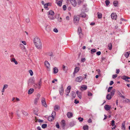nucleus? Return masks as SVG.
Here are the masks:
<instances>
[{
	"instance_id": "1",
	"label": "nucleus",
	"mask_w": 130,
	"mask_h": 130,
	"mask_svg": "<svg viewBox=\"0 0 130 130\" xmlns=\"http://www.w3.org/2000/svg\"><path fill=\"white\" fill-rule=\"evenodd\" d=\"M34 42L35 47L38 49H41L42 47V43L40 39L38 37H36L34 39Z\"/></svg>"
},
{
	"instance_id": "2",
	"label": "nucleus",
	"mask_w": 130,
	"mask_h": 130,
	"mask_svg": "<svg viewBox=\"0 0 130 130\" xmlns=\"http://www.w3.org/2000/svg\"><path fill=\"white\" fill-rule=\"evenodd\" d=\"M41 80L40 79L38 83V84H35L34 85V87L35 88H37L40 89L41 88Z\"/></svg>"
},
{
	"instance_id": "3",
	"label": "nucleus",
	"mask_w": 130,
	"mask_h": 130,
	"mask_svg": "<svg viewBox=\"0 0 130 130\" xmlns=\"http://www.w3.org/2000/svg\"><path fill=\"white\" fill-rule=\"evenodd\" d=\"M44 64L47 70L50 71V65L48 62L47 61H45Z\"/></svg>"
},
{
	"instance_id": "4",
	"label": "nucleus",
	"mask_w": 130,
	"mask_h": 130,
	"mask_svg": "<svg viewBox=\"0 0 130 130\" xmlns=\"http://www.w3.org/2000/svg\"><path fill=\"white\" fill-rule=\"evenodd\" d=\"M41 102L42 105L45 107H47V105L46 104L45 99L44 98H42Z\"/></svg>"
},
{
	"instance_id": "5",
	"label": "nucleus",
	"mask_w": 130,
	"mask_h": 130,
	"mask_svg": "<svg viewBox=\"0 0 130 130\" xmlns=\"http://www.w3.org/2000/svg\"><path fill=\"white\" fill-rule=\"evenodd\" d=\"M121 79L125 80L126 81L129 82V81L128 79H130V77H129L123 75L121 77Z\"/></svg>"
},
{
	"instance_id": "6",
	"label": "nucleus",
	"mask_w": 130,
	"mask_h": 130,
	"mask_svg": "<svg viewBox=\"0 0 130 130\" xmlns=\"http://www.w3.org/2000/svg\"><path fill=\"white\" fill-rule=\"evenodd\" d=\"M83 77L81 76L78 77L76 78L75 81L77 82L80 83L83 80Z\"/></svg>"
},
{
	"instance_id": "7",
	"label": "nucleus",
	"mask_w": 130,
	"mask_h": 130,
	"mask_svg": "<svg viewBox=\"0 0 130 130\" xmlns=\"http://www.w3.org/2000/svg\"><path fill=\"white\" fill-rule=\"evenodd\" d=\"M59 91L60 94L61 95H63V93L64 91L63 88V86L62 85L61 86L59 89Z\"/></svg>"
},
{
	"instance_id": "8",
	"label": "nucleus",
	"mask_w": 130,
	"mask_h": 130,
	"mask_svg": "<svg viewBox=\"0 0 130 130\" xmlns=\"http://www.w3.org/2000/svg\"><path fill=\"white\" fill-rule=\"evenodd\" d=\"M79 20V16H74V23L78 22Z\"/></svg>"
},
{
	"instance_id": "9",
	"label": "nucleus",
	"mask_w": 130,
	"mask_h": 130,
	"mask_svg": "<svg viewBox=\"0 0 130 130\" xmlns=\"http://www.w3.org/2000/svg\"><path fill=\"white\" fill-rule=\"evenodd\" d=\"M35 82V80L33 78H31L29 79L28 82V84H31L34 83Z\"/></svg>"
},
{
	"instance_id": "10",
	"label": "nucleus",
	"mask_w": 130,
	"mask_h": 130,
	"mask_svg": "<svg viewBox=\"0 0 130 130\" xmlns=\"http://www.w3.org/2000/svg\"><path fill=\"white\" fill-rule=\"evenodd\" d=\"M55 3L59 6L60 7L62 5V1L61 0L59 1L58 0H56Z\"/></svg>"
},
{
	"instance_id": "11",
	"label": "nucleus",
	"mask_w": 130,
	"mask_h": 130,
	"mask_svg": "<svg viewBox=\"0 0 130 130\" xmlns=\"http://www.w3.org/2000/svg\"><path fill=\"white\" fill-rule=\"evenodd\" d=\"M104 107L105 110L107 111L109 110L111 108V106L108 105H105L104 106Z\"/></svg>"
},
{
	"instance_id": "12",
	"label": "nucleus",
	"mask_w": 130,
	"mask_h": 130,
	"mask_svg": "<svg viewBox=\"0 0 130 130\" xmlns=\"http://www.w3.org/2000/svg\"><path fill=\"white\" fill-rule=\"evenodd\" d=\"M111 17L113 19L116 20L117 18V15L115 13H113L111 14Z\"/></svg>"
},
{
	"instance_id": "13",
	"label": "nucleus",
	"mask_w": 130,
	"mask_h": 130,
	"mask_svg": "<svg viewBox=\"0 0 130 130\" xmlns=\"http://www.w3.org/2000/svg\"><path fill=\"white\" fill-rule=\"evenodd\" d=\"M79 68L78 67H76L74 71L73 72V74L75 76V74L77 73L79 71Z\"/></svg>"
},
{
	"instance_id": "14",
	"label": "nucleus",
	"mask_w": 130,
	"mask_h": 130,
	"mask_svg": "<svg viewBox=\"0 0 130 130\" xmlns=\"http://www.w3.org/2000/svg\"><path fill=\"white\" fill-rule=\"evenodd\" d=\"M45 29L48 32H49L51 30V27L49 25H47L46 26Z\"/></svg>"
},
{
	"instance_id": "15",
	"label": "nucleus",
	"mask_w": 130,
	"mask_h": 130,
	"mask_svg": "<svg viewBox=\"0 0 130 130\" xmlns=\"http://www.w3.org/2000/svg\"><path fill=\"white\" fill-rule=\"evenodd\" d=\"M67 115L68 118H70L73 117V114L71 112H68L67 113Z\"/></svg>"
},
{
	"instance_id": "16",
	"label": "nucleus",
	"mask_w": 130,
	"mask_h": 130,
	"mask_svg": "<svg viewBox=\"0 0 130 130\" xmlns=\"http://www.w3.org/2000/svg\"><path fill=\"white\" fill-rule=\"evenodd\" d=\"M10 61L12 62H13L15 64H18L17 61L14 58H12L10 59Z\"/></svg>"
},
{
	"instance_id": "17",
	"label": "nucleus",
	"mask_w": 130,
	"mask_h": 130,
	"mask_svg": "<svg viewBox=\"0 0 130 130\" xmlns=\"http://www.w3.org/2000/svg\"><path fill=\"white\" fill-rule=\"evenodd\" d=\"M79 16L83 18H85L86 17V15L84 13L82 12L80 14Z\"/></svg>"
},
{
	"instance_id": "18",
	"label": "nucleus",
	"mask_w": 130,
	"mask_h": 130,
	"mask_svg": "<svg viewBox=\"0 0 130 130\" xmlns=\"http://www.w3.org/2000/svg\"><path fill=\"white\" fill-rule=\"evenodd\" d=\"M87 88V87L86 86L84 85H83L81 87L80 90H86Z\"/></svg>"
},
{
	"instance_id": "19",
	"label": "nucleus",
	"mask_w": 130,
	"mask_h": 130,
	"mask_svg": "<svg viewBox=\"0 0 130 130\" xmlns=\"http://www.w3.org/2000/svg\"><path fill=\"white\" fill-rule=\"evenodd\" d=\"M78 32L79 34V36L80 37L81 36V35H82V34L81 33V29L80 27H78Z\"/></svg>"
},
{
	"instance_id": "20",
	"label": "nucleus",
	"mask_w": 130,
	"mask_h": 130,
	"mask_svg": "<svg viewBox=\"0 0 130 130\" xmlns=\"http://www.w3.org/2000/svg\"><path fill=\"white\" fill-rule=\"evenodd\" d=\"M76 93L78 95V97L79 98L81 99L82 98V96L81 93L79 92L78 91H77L76 92Z\"/></svg>"
},
{
	"instance_id": "21",
	"label": "nucleus",
	"mask_w": 130,
	"mask_h": 130,
	"mask_svg": "<svg viewBox=\"0 0 130 130\" xmlns=\"http://www.w3.org/2000/svg\"><path fill=\"white\" fill-rule=\"evenodd\" d=\"M34 91V89L33 88H30L29 90L28 91V94H31Z\"/></svg>"
},
{
	"instance_id": "22",
	"label": "nucleus",
	"mask_w": 130,
	"mask_h": 130,
	"mask_svg": "<svg viewBox=\"0 0 130 130\" xmlns=\"http://www.w3.org/2000/svg\"><path fill=\"white\" fill-rule=\"evenodd\" d=\"M130 54V52H127L124 54V55L126 58H128Z\"/></svg>"
},
{
	"instance_id": "23",
	"label": "nucleus",
	"mask_w": 130,
	"mask_h": 130,
	"mask_svg": "<svg viewBox=\"0 0 130 130\" xmlns=\"http://www.w3.org/2000/svg\"><path fill=\"white\" fill-rule=\"evenodd\" d=\"M125 122L124 121L122 123V129L123 130H125Z\"/></svg>"
},
{
	"instance_id": "24",
	"label": "nucleus",
	"mask_w": 130,
	"mask_h": 130,
	"mask_svg": "<svg viewBox=\"0 0 130 130\" xmlns=\"http://www.w3.org/2000/svg\"><path fill=\"white\" fill-rule=\"evenodd\" d=\"M59 108V107L58 105H55L54 107V110L56 111H58Z\"/></svg>"
},
{
	"instance_id": "25",
	"label": "nucleus",
	"mask_w": 130,
	"mask_h": 130,
	"mask_svg": "<svg viewBox=\"0 0 130 130\" xmlns=\"http://www.w3.org/2000/svg\"><path fill=\"white\" fill-rule=\"evenodd\" d=\"M73 6L74 7L76 6L77 4V3L75 0H74L71 2Z\"/></svg>"
},
{
	"instance_id": "26",
	"label": "nucleus",
	"mask_w": 130,
	"mask_h": 130,
	"mask_svg": "<svg viewBox=\"0 0 130 130\" xmlns=\"http://www.w3.org/2000/svg\"><path fill=\"white\" fill-rule=\"evenodd\" d=\"M58 71V70L56 67H55L53 69V72L54 74H56L57 73Z\"/></svg>"
},
{
	"instance_id": "27",
	"label": "nucleus",
	"mask_w": 130,
	"mask_h": 130,
	"mask_svg": "<svg viewBox=\"0 0 130 130\" xmlns=\"http://www.w3.org/2000/svg\"><path fill=\"white\" fill-rule=\"evenodd\" d=\"M22 111L23 114L25 116H27L28 115V113L27 112L23 110H22Z\"/></svg>"
},
{
	"instance_id": "28",
	"label": "nucleus",
	"mask_w": 130,
	"mask_h": 130,
	"mask_svg": "<svg viewBox=\"0 0 130 130\" xmlns=\"http://www.w3.org/2000/svg\"><path fill=\"white\" fill-rule=\"evenodd\" d=\"M48 17L51 20H54V15H48Z\"/></svg>"
},
{
	"instance_id": "29",
	"label": "nucleus",
	"mask_w": 130,
	"mask_h": 130,
	"mask_svg": "<svg viewBox=\"0 0 130 130\" xmlns=\"http://www.w3.org/2000/svg\"><path fill=\"white\" fill-rule=\"evenodd\" d=\"M54 12L52 11H50L48 12V15H54Z\"/></svg>"
},
{
	"instance_id": "30",
	"label": "nucleus",
	"mask_w": 130,
	"mask_h": 130,
	"mask_svg": "<svg viewBox=\"0 0 130 130\" xmlns=\"http://www.w3.org/2000/svg\"><path fill=\"white\" fill-rule=\"evenodd\" d=\"M61 125L63 127H64L66 125L65 121L64 120H62L61 121Z\"/></svg>"
},
{
	"instance_id": "31",
	"label": "nucleus",
	"mask_w": 130,
	"mask_h": 130,
	"mask_svg": "<svg viewBox=\"0 0 130 130\" xmlns=\"http://www.w3.org/2000/svg\"><path fill=\"white\" fill-rule=\"evenodd\" d=\"M88 126L87 125H85L83 127V129L84 130H88Z\"/></svg>"
},
{
	"instance_id": "32",
	"label": "nucleus",
	"mask_w": 130,
	"mask_h": 130,
	"mask_svg": "<svg viewBox=\"0 0 130 130\" xmlns=\"http://www.w3.org/2000/svg\"><path fill=\"white\" fill-rule=\"evenodd\" d=\"M54 118V117L52 116H50L48 117V119L49 121H51L53 120Z\"/></svg>"
},
{
	"instance_id": "33",
	"label": "nucleus",
	"mask_w": 130,
	"mask_h": 130,
	"mask_svg": "<svg viewBox=\"0 0 130 130\" xmlns=\"http://www.w3.org/2000/svg\"><path fill=\"white\" fill-rule=\"evenodd\" d=\"M17 115L19 117H20L21 113L19 111V110L18 109L17 111Z\"/></svg>"
},
{
	"instance_id": "34",
	"label": "nucleus",
	"mask_w": 130,
	"mask_h": 130,
	"mask_svg": "<svg viewBox=\"0 0 130 130\" xmlns=\"http://www.w3.org/2000/svg\"><path fill=\"white\" fill-rule=\"evenodd\" d=\"M62 69L64 71H66L67 70L68 68L67 67L65 66L64 65H63Z\"/></svg>"
},
{
	"instance_id": "35",
	"label": "nucleus",
	"mask_w": 130,
	"mask_h": 130,
	"mask_svg": "<svg viewBox=\"0 0 130 130\" xmlns=\"http://www.w3.org/2000/svg\"><path fill=\"white\" fill-rule=\"evenodd\" d=\"M116 91V90L115 89H113L112 91L111 92V96H113L114 94L115 93Z\"/></svg>"
},
{
	"instance_id": "36",
	"label": "nucleus",
	"mask_w": 130,
	"mask_h": 130,
	"mask_svg": "<svg viewBox=\"0 0 130 130\" xmlns=\"http://www.w3.org/2000/svg\"><path fill=\"white\" fill-rule=\"evenodd\" d=\"M111 95L109 94H107L106 96L107 99L108 100H110L111 99Z\"/></svg>"
},
{
	"instance_id": "37",
	"label": "nucleus",
	"mask_w": 130,
	"mask_h": 130,
	"mask_svg": "<svg viewBox=\"0 0 130 130\" xmlns=\"http://www.w3.org/2000/svg\"><path fill=\"white\" fill-rule=\"evenodd\" d=\"M108 47H109V49L110 50H111L112 48V45L111 43H109L108 44Z\"/></svg>"
},
{
	"instance_id": "38",
	"label": "nucleus",
	"mask_w": 130,
	"mask_h": 130,
	"mask_svg": "<svg viewBox=\"0 0 130 130\" xmlns=\"http://www.w3.org/2000/svg\"><path fill=\"white\" fill-rule=\"evenodd\" d=\"M98 17L99 19H101L102 17V14L101 13L98 12L97 13Z\"/></svg>"
},
{
	"instance_id": "39",
	"label": "nucleus",
	"mask_w": 130,
	"mask_h": 130,
	"mask_svg": "<svg viewBox=\"0 0 130 130\" xmlns=\"http://www.w3.org/2000/svg\"><path fill=\"white\" fill-rule=\"evenodd\" d=\"M91 53L92 54L96 52V50L95 49H92L91 50Z\"/></svg>"
},
{
	"instance_id": "40",
	"label": "nucleus",
	"mask_w": 130,
	"mask_h": 130,
	"mask_svg": "<svg viewBox=\"0 0 130 130\" xmlns=\"http://www.w3.org/2000/svg\"><path fill=\"white\" fill-rule=\"evenodd\" d=\"M41 96V95L40 94L38 93L36 95V98H35V99H38V100H39V98H40Z\"/></svg>"
},
{
	"instance_id": "41",
	"label": "nucleus",
	"mask_w": 130,
	"mask_h": 130,
	"mask_svg": "<svg viewBox=\"0 0 130 130\" xmlns=\"http://www.w3.org/2000/svg\"><path fill=\"white\" fill-rule=\"evenodd\" d=\"M46 54L47 55L51 56H52L53 55L52 52H47L46 53Z\"/></svg>"
},
{
	"instance_id": "42",
	"label": "nucleus",
	"mask_w": 130,
	"mask_h": 130,
	"mask_svg": "<svg viewBox=\"0 0 130 130\" xmlns=\"http://www.w3.org/2000/svg\"><path fill=\"white\" fill-rule=\"evenodd\" d=\"M105 3L106 5L107 6H108L110 3V1L109 0H106L105 1Z\"/></svg>"
},
{
	"instance_id": "43",
	"label": "nucleus",
	"mask_w": 130,
	"mask_h": 130,
	"mask_svg": "<svg viewBox=\"0 0 130 130\" xmlns=\"http://www.w3.org/2000/svg\"><path fill=\"white\" fill-rule=\"evenodd\" d=\"M38 110L37 109H36L34 110V113L35 115H37V113L38 111Z\"/></svg>"
},
{
	"instance_id": "44",
	"label": "nucleus",
	"mask_w": 130,
	"mask_h": 130,
	"mask_svg": "<svg viewBox=\"0 0 130 130\" xmlns=\"http://www.w3.org/2000/svg\"><path fill=\"white\" fill-rule=\"evenodd\" d=\"M118 2L117 1H114L113 2V4L115 6H117Z\"/></svg>"
},
{
	"instance_id": "45",
	"label": "nucleus",
	"mask_w": 130,
	"mask_h": 130,
	"mask_svg": "<svg viewBox=\"0 0 130 130\" xmlns=\"http://www.w3.org/2000/svg\"><path fill=\"white\" fill-rule=\"evenodd\" d=\"M38 100H39L35 98L34 101V104H37L38 101Z\"/></svg>"
},
{
	"instance_id": "46",
	"label": "nucleus",
	"mask_w": 130,
	"mask_h": 130,
	"mask_svg": "<svg viewBox=\"0 0 130 130\" xmlns=\"http://www.w3.org/2000/svg\"><path fill=\"white\" fill-rule=\"evenodd\" d=\"M70 90H66V95H68V94L70 92Z\"/></svg>"
},
{
	"instance_id": "47",
	"label": "nucleus",
	"mask_w": 130,
	"mask_h": 130,
	"mask_svg": "<svg viewBox=\"0 0 130 130\" xmlns=\"http://www.w3.org/2000/svg\"><path fill=\"white\" fill-rule=\"evenodd\" d=\"M47 125L46 124H43L42 126V127L43 128H45L46 127Z\"/></svg>"
},
{
	"instance_id": "48",
	"label": "nucleus",
	"mask_w": 130,
	"mask_h": 130,
	"mask_svg": "<svg viewBox=\"0 0 130 130\" xmlns=\"http://www.w3.org/2000/svg\"><path fill=\"white\" fill-rule=\"evenodd\" d=\"M48 4H50V3H47L46 4H45L44 5V7L45 8H47L48 7Z\"/></svg>"
},
{
	"instance_id": "49",
	"label": "nucleus",
	"mask_w": 130,
	"mask_h": 130,
	"mask_svg": "<svg viewBox=\"0 0 130 130\" xmlns=\"http://www.w3.org/2000/svg\"><path fill=\"white\" fill-rule=\"evenodd\" d=\"M30 21V19L29 18H28L26 19V22L27 23H28Z\"/></svg>"
},
{
	"instance_id": "50",
	"label": "nucleus",
	"mask_w": 130,
	"mask_h": 130,
	"mask_svg": "<svg viewBox=\"0 0 130 130\" xmlns=\"http://www.w3.org/2000/svg\"><path fill=\"white\" fill-rule=\"evenodd\" d=\"M29 73L31 76H32L33 75V72L31 70H29Z\"/></svg>"
},
{
	"instance_id": "51",
	"label": "nucleus",
	"mask_w": 130,
	"mask_h": 130,
	"mask_svg": "<svg viewBox=\"0 0 130 130\" xmlns=\"http://www.w3.org/2000/svg\"><path fill=\"white\" fill-rule=\"evenodd\" d=\"M71 94L72 96L74 98L76 96V94L75 92H72Z\"/></svg>"
},
{
	"instance_id": "52",
	"label": "nucleus",
	"mask_w": 130,
	"mask_h": 130,
	"mask_svg": "<svg viewBox=\"0 0 130 130\" xmlns=\"http://www.w3.org/2000/svg\"><path fill=\"white\" fill-rule=\"evenodd\" d=\"M112 87H109L108 88V92H110V91L112 89Z\"/></svg>"
},
{
	"instance_id": "53",
	"label": "nucleus",
	"mask_w": 130,
	"mask_h": 130,
	"mask_svg": "<svg viewBox=\"0 0 130 130\" xmlns=\"http://www.w3.org/2000/svg\"><path fill=\"white\" fill-rule=\"evenodd\" d=\"M78 119L79 120V121L80 122H82L83 120V118H81L80 117L78 118Z\"/></svg>"
},
{
	"instance_id": "54",
	"label": "nucleus",
	"mask_w": 130,
	"mask_h": 130,
	"mask_svg": "<svg viewBox=\"0 0 130 130\" xmlns=\"http://www.w3.org/2000/svg\"><path fill=\"white\" fill-rule=\"evenodd\" d=\"M56 115V112L55 111H54L53 112L52 114V116H53V117L54 118V117Z\"/></svg>"
},
{
	"instance_id": "55",
	"label": "nucleus",
	"mask_w": 130,
	"mask_h": 130,
	"mask_svg": "<svg viewBox=\"0 0 130 130\" xmlns=\"http://www.w3.org/2000/svg\"><path fill=\"white\" fill-rule=\"evenodd\" d=\"M56 127L58 128H59V125L58 123V122H57L56 123Z\"/></svg>"
},
{
	"instance_id": "56",
	"label": "nucleus",
	"mask_w": 130,
	"mask_h": 130,
	"mask_svg": "<svg viewBox=\"0 0 130 130\" xmlns=\"http://www.w3.org/2000/svg\"><path fill=\"white\" fill-rule=\"evenodd\" d=\"M63 8L64 10H66L67 8V7L65 5H63Z\"/></svg>"
},
{
	"instance_id": "57",
	"label": "nucleus",
	"mask_w": 130,
	"mask_h": 130,
	"mask_svg": "<svg viewBox=\"0 0 130 130\" xmlns=\"http://www.w3.org/2000/svg\"><path fill=\"white\" fill-rule=\"evenodd\" d=\"M115 124L114 121V120H112L111 121V125L112 126H113Z\"/></svg>"
},
{
	"instance_id": "58",
	"label": "nucleus",
	"mask_w": 130,
	"mask_h": 130,
	"mask_svg": "<svg viewBox=\"0 0 130 130\" xmlns=\"http://www.w3.org/2000/svg\"><path fill=\"white\" fill-rule=\"evenodd\" d=\"M53 31L55 32H57L58 31V30H57V29L56 28H54L53 29Z\"/></svg>"
},
{
	"instance_id": "59",
	"label": "nucleus",
	"mask_w": 130,
	"mask_h": 130,
	"mask_svg": "<svg viewBox=\"0 0 130 130\" xmlns=\"http://www.w3.org/2000/svg\"><path fill=\"white\" fill-rule=\"evenodd\" d=\"M58 22H61L62 21V18L61 17L58 18Z\"/></svg>"
},
{
	"instance_id": "60",
	"label": "nucleus",
	"mask_w": 130,
	"mask_h": 130,
	"mask_svg": "<svg viewBox=\"0 0 130 130\" xmlns=\"http://www.w3.org/2000/svg\"><path fill=\"white\" fill-rule=\"evenodd\" d=\"M8 86L7 85H5L4 86V87H3V88H4V89H6L7 88Z\"/></svg>"
},
{
	"instance_id": "61",
	"label": "nucleus",
	"mask_w": 130,
	"mask_h": 130,
	"mask_svg": "<svg viewBox=\"0 0 130 130\" xmlns=\"http://www.w3.org/2000/svg\"><path fill=\"white\" fill-rule=\"evenodd\" d=\"M117 76V75L116 74L113 75H112V78H115Z\"/></svg>"
},
{
	"instance_id": "62",
	"label": "nucleus",
	"mask_w": 130,
	"mask_h": 130,
	"mask_svg": "<svg viewBox=\"0 0 130 130\" xmlns=\"http://www.w3.org/2000/svg\"><path fill=\"white\" fill-rule=\"evenodd\" d=\"M92 93L90 92H88V95L89 96H92Z\"/></svg>"
},
{
	"instance_id": "63",
	"label": "nucleus",
	"mask_w": 130,
	"mask_h": 130,
	"mask_svg": "<svg viewBox=\"0 0 130 130\" xmlns=\"http://www.w3.org/2000/svg\"><path fill=\"white\" fill-rule=\"evenodd\" d=\"M74 103L75 104H77L79 103V101H77L76 99H75L74 100Z\"/></svg>"
},
{
	"instance_id": "64",
	"label": "nucleus",
	"mask_w": 130,
	"mask_h": 130,
	"mask_svg": "<svg viewBox=\"0 0 130 130\" xmlns=\"http://www.w3.org/2000/svg\"><path fill=\"white\" fill-rule=\"evenodd\" d=\"M86 59L85 58H82L81 61L82 62H84L85 61Z\"/></svg>"
}]
</instances>
